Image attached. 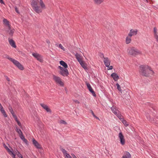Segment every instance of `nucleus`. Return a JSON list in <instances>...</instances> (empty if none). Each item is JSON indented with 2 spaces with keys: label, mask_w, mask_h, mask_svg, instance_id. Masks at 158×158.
I'll list each match as a JSON object with an SVG mask.
<instances>
[{
  "label": "nucleus",
  "mask_w": 158,
  "mask_h": 158,
  "mask_svg": "<svg viewBox=\"0 0 158 158\" xmlns=\"http://www.w3.org/2000/svg\"><path fill=\"white\" fill-rule=\"evenodd\" d=\"M139 67V73L144 76L148 77L150 74L153 75L154 73V72L151 69V68L148 65H141Z\"/></svg>",
  "instance_id": "f257e3e1"
},
{
  "label": "nucleus",
  "mask_w": 158,
  "mask_h": 158,
  "mask_svg": "<svg viewBox=\"0 0 158 158\" xmlns=\"http://www.w3.org/2000/svg\"><path fill=\"white\" fill-rule=\"evenodd\" d=\"M128 54L135 56L136 55L141 54V52L134 47L129 48L128 49Z\"/></svg>",
  "instance_id": "f03ea898"
},
{
  "label": "nucleus",
  "mask_w": 158,
  "mask_h": 158,
  "mask_svg": "<svg viewBox=\"0 0 158 158\" xmlns=\"http://www.w3.org/2000/svg\"><path fill=\"white\" fill-rule=\"evenodd\" d=\"M77 59V61L79 63L81 67L85 70L88 69L87 67V64H85V62L83 61L82 59L81 58V56L80 54L78 53H76L75 55Z\"/></svg>",
  "instance_id": "7ed1b4c3"
},
{
  "label": "nucleus",
  "mask_w": 158,
  "mask_h": 158,
  "mask_svg": "<svg viewBox=\"0 0 158 158\" xmlns=\"http://www.w3.org/2000/svg\"><path fill=\"white\" fill-rule=\"evenodd\" d=\"M151 113L152 112L151 111H149V113L148 112L146 113V116L147 119L152 123H158L157 122H158V117L157 116H156L155 117V118L154 119L151 118L150 115Z\"/></svg>",
  "instance_id": "20e7f679"
},
{
  "label": "nucleus",
  "mask_w": 158,
  "mask_h": 158,
  "mask_svg": "<svg viewBox=\"0 0 158 158\" xmlns=\"http://www.w3.org/2000/svg\"><path fill=\"white\" fill-rule=\"evenodd\" d=\"M53 79L56 84H58L61 86H64V84L63 82L61 81V79L59 77L53 75Z\"/></svg>",
  "instance_id": "39448f33"
},
{
  "label": "nucleus",
  "mask_w": 158,
  "mask_h": 158,
  "mask_svg": "<svg viewBox=\"0 0 158 158\" xmlns=\"http://www.w3.org/2000/svg\"><path fill=\"white\" fill-rule=\"evenodd\" d=\"M32 55L39 61L41 62H43V60L42 56L41 55L38 53L34 52L32 53Z\"/></svg>",
  "instance_id": "423d86ee"
},
{
  "label": "nucleus",
  "mask_w": 158,
  "mask_h": 158,
  "mask_svg": "<svg viewBox=\"0 0 158 158\" xmlns=\"http://www.w3.org/2000/svg\"><path fill=\"white\" fill-rule=\"evenodd\" d=\"M13 63L19 69L23 70H24V68L23 66L19 62L14 59L13 61Z\"/></svg>",
  "instance_id": "0eeeda50"
},
{
  "label": "nucleus",
  "mask_w": 158,
  "mask_h": 158,
  "mask_svg": "<svg viewBox=\"0 0 158 158\" xmlns=\"http://www.w3.org/2000/svg\"><path fill=\"white\" fill-rule=\"evenodd\" d=\"M118 137L119 138L120 143L121 144L123 145L125 143V139L124 136L122 132H120L118 134Z\"/></svg>",
  "instance_id": "6e6552de"
},
{
  "label": "nucleus",
  "mask_w": 158,
  "mask_h": 158,
  "mask_svg": "<svg viewBox=\"0 0 158 158\" xmlns=\"http://www.w3.org/2000/svg\"><path fill=\"white\" fill-rule=\"evenodd\" d=\"M138 30L137 29H131L128 34V36L131 37L133 35H135L137 34Z\"/></svg>",
  "instance_id": "1a4fd4ad"
},
{
  "label": "nucleus",
  "mask_w": 158,
  "mask_h": 158,
  "mask_svg": "<svg viewBox=\"0 0 158 158\" xmlns=\"http://www.w3.org/2000/svg\"><path fill=\"white\" fill-rule=\"evenodd\" d=\"M86 85L87 86V88L89 89L90 92L94 96L96 97V94H95V92L93 90L90 84L89 83L86 82Z\"/></svg>",
  "instance_id": "9d476101"
},
{
  "label": "nucleus",
  "mask_w": 158,
  "mask_h": 158,
  "mask_svg": "<svg viewBox=\"0 0 158 158\" xmlns=\"http://www.w3.org/2000/svg\"><path fill=\"white\" fill-rule=\"evenodd\" d=\"M15 29H11V27L10 28H8V30L6 31V32L8 33L9 35L10 36V38H11L13 35V34L15 32Z\"/></svg>",
  "instance_id": "9b49d317"
},
{
  "label": "nucleus",
  "mask_w": 158,
  "mask_h": 158,
  "mask_svg": "<svg viewBox=\"0 0 158 158\" xmlns=\"http://www.w3.org/2000/svg\"><path fill=\"white\" fill-rule=\"evenodd\" d=\"M59 73L63 76H67L69 74L68 69H64L62 71H60Z\"/></svg>",
  "instance_id": "f8f14e48"
},
{
  "label": "nucleus",
  "mask_w": 158,
  "mask_h": 158,
  "mask_svg": "<svg viewBox=\"0 0 158 158\" xmlns=\"http://www.w3.org/2000/svg\"><path fill=\"white\" fill-rule=\"evenodd\" d=\"M40 105L44 109L46 110L47 112H49L50 113L52 112L51 109L48 108L47 105L44 103H41Z\"/></svg>",
  "instance_id": "ddd939ff"
},
{
  "label": "nucleus",
  "mask_w": 158,
  "mask_h": 158,
  "mask_svg": "<svg viewBox=\"0 0 158 158\" xmlns=\"http://www.w3.org/2000/svg\"><path fill=\"white\" fill-rule=\"evenodd\" d=\"M33 9L36 13L38 14L42 12L43 10V9L38 6L33 7Z\"/></svg>",
  "instance_id": "4468645a"
},
{
  "label": "nucleus",
  "mask_w": 158,
  "mask_h": 158,
  "mask_svg": "<svg viewBox=\"0 0 158 158\" xmlns=\"http://www.w3.org/2000/svg\"><path fill=\"white\" fill-rule=\"evenodd\" d=\"M33 143L37 149L41 148V145L34 139H32Z\"/></svg>",
  "instance_id": "2eb2a0df"
},
{
  "label": "nucleus",
  "mask_w": 158,
  "mask_h": 158,
  "mask_svg": "<svg viewBox=\"0 0 158 158\" xmlns=\"http://www.w3.org/2000/svg\"><path fill=\"white\" fill-rule=\"evenodd\" d=\"M104 62L105 65L106 67H109L110 64V60L107 57L104 58Z\"/></svg>",
  "instance_id": "dca6fc26"
},
{
  "label": "nucleus",
  "mask_w": 158,
  "mask_h": 158,
  "mask_svg": "<svg viewBox=\"0 0 158 158\" xmlns=\"http://www.w3.org/2000/svg\"><path fill=\"white\" fill-rule=\"evenodd\" d=\"M111 76L113 78L115 81H117L119 78V76L117 74L115 73L111 74Z\"/></svg>",
  "instance_id": "f3484780"
},
{
  "label": "nucleus",
  "mask_w": 158,
  "mask_h": 158,
  "mask_svg": "<svg viewBox=\"0 0 158 158\" xmlns=\"http://www.w3.org/2000/svg\"><path fill=\"white\" fill-rule=\"evenodd\" d=\"M60 150L62 152L63 154L65 155V158H68L69 157L71 156H70L67 153V151L65 149L62 148L61 147L60 148Z\"/></svg>",
  "instance_id": "a211bd4d"
},
{
  "label": "nucleus",
  "mask_w": 158,
  "mask_h": 158,
  "mask_svg": "<svg viewBox=\"0 0 158 158\" xmlns=\"http://www.w3.org/2000/svg\"><path fill=\"white\" fill-rule=\"evenodd\" d=\"M121 158H131V155L128 152H125Z\"/></svg>",
  "instance_id": "6ab92c4d"
},
{
  "label": "nucleus",
  "mask_w": 158,
  "mask_h": 158,
  "mask_svg": "<svg viewBox=\"0 0 158 158\" xmlns=\"http://www.w3.org/2000/svg\"><path fill=\"white\" fill-rule=\"evenodd\" d=\"M10 38H8V40L10 45L13 48H16V46L15 41L12 39H10Z\"/></svg>",
  "instance_id": "aec40b11"
},
{
  "label": "nucleus",
  "mask_w": 158,
  "mask_h": 158,
  "mask_svg": "<svg viewBox=\"0 0 158 158\" xmlns=\"http://www.w3.org/2000/svg\"><path fill=\"white\" fill-rule=\"evenodd\" d=\"M3 22L4 25L8 27V28H10V25L9 24V22L6 19H3Z\"/></svg>",
  "instance_id": "412c9836"
},
{
  "label": "nucleus",
  "mask_w": 158,
  "mask_h": 158,
  "mask_svg": "<svg viewBox=\"0 0 158 158\" xmlns=\"http://www.w3.org/2000/svg\"><path fill=\"white\" fill-rule=\"evenodd\" d=\"M114 114H116L117 111H119L117 108V107L115 106H113L110 108Z\"/></svg>",
  "instance_id": "4be33fe9"
},
{
  "label": "nucleus",
  "mask_w": 158,
  "mask_h": 158,
  "mask_svg": "<svg viewBox=\"0 0 158 158\" xmlns=\"http://www.w3.org/2000/svg\"><path fill=\"white\" fill-rule=\"evenodd\" d=\"M3 58H6L8 60H10L12 62L14 60V59H13L10 57H9V56L7 54H4L3 56Z\"/></svg>",
  "instance_id": "5701e85b"
},
{
  "label": "nucleus",
  "mask_w": 158,
  "mask_h": 158,
  "mask_svg": "<svg viewBox=\"0 0 158 158\" xmlns=\"http://www.w3.org/2000/svg\"><path fill=\"white\" fill-rule=\"evenodd\" d=\"M60 64L63 66L65 69H66L68 67L67 64L64 61L62 60H61L60 62Z\"/></svg>",
  "instance_id": "b1692460"
},
{
  "label": "nucleus",
  "mask_w": 158,
  "mask_h": 158,
  "mask_svg": "<svg viewBox=\"0 0 158 158\" xmlns=\"http://www.w3.org/2000/svg\"><path fill=\"white\" fill-rule=\"evenodd\" d=\"M120 120L122 118H123V116L120 114L119 111H117L116 114H114Z\"/></svg>",
  "instance_id": "393cba45"
},
{
  "label": "nucleus",
  "mask_w": 158,
  "mask_h": 158,
  "mask_svg": "<svg viewBox=\"0 0 158 158\" xmlns=\"http://www.w3.org/2000/svg\"><path fill=\"white\" fill-rule=\"evenodd\" d=\"M31 5L33 8V7L38 6L37 2L34 0H33L31 2Z\"/></svg>",
  "instance_id": "a878e982"
},
{
  "label": "nucleus",
  "mask_w": 158,
  "mask_h": 158,
  "mask_svg": "<svg viewBox=\"0 0 158 158\" xmlns=\"http://www.w3.org/2000/svg\"><path fill=\"white\" fill-rule=\"evenodd\" d=\"M120 120L126 127H127L129 125V124L128 123L127 121L125 120L123 118H122V119H120Z\"/></svg>",
  "instance_id": "bb28decb"
},
{
  "label": "nucleus",
  "mask_w": 158,
  "mask_h": 158,
  "mask_svg": "<svg viewBox=\"0 0 158 158\" xmlns=\"http://www.w3.org/2000/svg\"><path fill=\"white\" fill-rule=\"evenodd\" d=\"M40 5L42 9H45V6L42 0H40Z\"/></svg>",
  "instance_id": "cd10ccee"
},
{
  "label": "nucleus",
  "mask_w": 158,
  "mask_h": 158,
  "mask_svg": "<svg viewBox=\"0 0 158 158\" xmlns=\"http://www.w3.org/2000/svg\"><path fill=\"white\" fill-rule=\"evenodd\" d=\"M131 37L127 36L126 39V42L127 44H129L131 43Z\"/></svg>",
  "instance_id": "c85d7f7f"
},
{
  "label": "nucleus",
  "mask_w": 158,
  "mask_h": 158,
  "mask_svg": "<svg viewBox=\"0 0 158 158\" xmlns=\"http://www.w3.org/2000/svg\"><path fill=\"white\" fill-rule=\"evenodd\" d=\"M3 146L4 147V148L6 149L8 151L9 154L10 153H12V151H11L8 148V147L5 145V143H4L3 144Z\"/></svg>",
  "instance_id": "c756f323"
},
{
  "label": "nucleus",
  "mask_w": 158,
  "mask_h": 158,
  "mask_svg": "<svg viewBox=\"0 0 158 158\" xmlns=\"http://www.w3.org/2000/svg\"><path fill=\"white\" fill-rule=\"evenodd\" d=\"M104 0H94L95 3L97 4H100L103 2Z\"/></svg>",
  "instance_id": "7c9ffc66"
},
{
  "label": "nucleus",
  "mask_w": 158,
  "mask_h": 158,
  "mask_svg": "<svg viewBox=\"0 0 158 158\" xmlns=\"http://www.w3.org/2000/svg\"><path fill=\"white\" fill-rule=\"evenodd\" d=\"M8 108H9V111H10L11 114H12V116L15 114L14 113V111L12 107L11 106H9Z\"/></svg>",
  "instance_id": "2f4dec72"
},
{
  "label": "nucleus",
  "mask_w": 158,
  "mask_h": 158,
  "mask_svg": "<svg viewBox=\"0 0 158 158\" xmlns=\"http://www.w3.org/2000/svg\"><path fill=\"white\" fill-rule=\"evenodd\" d=\"M157 29L156 27H154L153 28V32L154 33V36L158 35L157 33Z\"/></svg>",
  "instance_id": "473e14b6"
},
{
  "label": "nucleus",
  "mask_w": 158,
  "mask_h": 158,
  "mask_svg": "<svg viewBox=\"0 0 158 158\" xmlns=\"http://www.w3.org/2000/svg\"><path fill=\"white\" fill-rule=\"evenodd\" d=\"M116 85L117 86V89L121 93H122V90L121 89V87L119 84L118 83H117L116 84Z\"/></svg>",
  "instance_id": "72a5a7b5"
},
{
  "label": "nucleus",
  "mask_w": 158,
  "mask_h": 158,
  "mask_svg": "<svg viewBox=\"0 0 158 158\" xmlns=\"http://www.w3.org/2000/svg\"><path fill=\"white\" fill-rule=\"evenodd\" d=\"M16 131L17 132L19 135L23 134L21 130L19 129H18L17 127H16Z\"/></svg>",
  "instance_id": "f704fd0d"
},
{
  "label": "nucleus",
  "mask_w": 158,
  "mask_h": 158,
  "mask_svg": "<svg viewBox=\"0 0 158 158\" xmlns=\"http://www.w3.org/2000/svg\"><path fill=\"white\" fill-rule=\"evenodd\" d=\"M90 112H91L92 115L94 118H96V119L99 120H100L99 118L95 115L93 111L92 110H90Z\"/></svg>",
  "instance_id": "c9c22d12"
},
{
  "label": "nucleus",
  "mask_w": 158,
  "mask_h": 158,
  "mask_svg": "<svg viewBox=\"0 0 158 158\" xmlns=\"http://www.w3.org/2000/svg\"><path fill=\"white\" fill-rule=\"evenodd\" d=\"M2 113L3 114V115L5 117H7V115L6 114L5 111L3 109L1 111Z\"/></svg>",
  "instance_id": "e433bc0d"
},
{
  "label": "nucleus",
  "mask_w": 158,
  "mask_h": 158,
  "mask_svg": "<svg viewBox=\"0 0 158 158\" xmlns=\"http://www.w3.org/2000/svg\"><path fill=\"white\" fill-rule=\"evenodd\" d=\"M61 124H62L65 125L67 124V123L64 120H61L60 122Z\"/></svg>",
  "instance_id": "4c0bfd02"
},
{
  "label": "nucleus",
  "mask_w": 158,
  "mask_h": 158,
  "mask_svg": "<svg viewBox=\"0 0 158 158\" xmlns=\"http://www.w3.org/2000/svg\"><path fill=\"white\" fill-rule=\"evenodd\" d=\"M19 136L20 138L22 140H23L25 139L24 136L23 134H21L20 135H19Z\"/></svg>",
  "instance_id": "58836bf2"
},
{
  "label": "nucleus",
  "mask_w": 158,
  "mask_h": 158,
  "mask_svg": "<svg viewBox=\"0 0 158 158\" xmlns=\"http://www.w3.org/2000/svg\"><path fill=\"white\" fill-rule=\"evenodd\" d=\"M13 118H15V121L17 123V122L19 121V120H18V119L17 118V117L16 116L15 114V115H13Z\"/></svg>",
  "instance_id": "ea45409f"
},
{
  "label": "nucleus",
  "mask_w": 158,
  "mask_h": 158,
  "mask_svg": "<svg viewBox=\"0 0 158 158\" xmlns=\"http://www.w3.org/2000/svg\"><path fill=\"white\" fill-rule=\"evenodd\" d=\"M12 153H9V154L10 155H12V157H13V158H16V157H15V154H14L13 152L12 151Z\"/></svg>",
  "instance_id": "a19ab883"
},
{
  "label": "nucleus",
  "mask_w": 158,
  "mask_h": 158,
  "mask_svg": "<svg viewBox=\"0 0 158 158\" xmlns=\"http://www.w3.org/2000/svg\"><path fill=\"white\" fill-rule=\"evenodd\" d=\"M59 47L61 49H62L64 51L65 50L63 46H62L61 44H59Z\"/></svg>",
  "instance_id": "79ce46f5"
},
{
  "label": "nucleus",
  "mask_w": 158,
  "mask_h": 158,
  "mask_svg": "<svg viewBox=\"0 0 158 158\" xmlns=\"http://www.w3.org/2000/svg\"><path fill=\"white\" fill-rule=\"evenodd\" d=\"M15 11L17 13L19 14V10H18V8L16 6H15Z\"/></svg>",
  "instance_id": "37998d69"
},
{
  "label": "nucleus",
  "mask_w": 158,
  "mask_h": 158,
  "mask_svg": "<svg viewBox=\"0 0 158 158\" xmlns=\"http://www.w3.org/2000/svg\"><path fill=\"white\" fill-rule=\"evenodd\" d=\"M23 141L26 144H28V141L25 138Z\"/></svg>",
  "instance_id": "c03bdc74"
},
{
  "label": "nucleus",
  "mask_w": 158,
  "mask_h": 158,
  "mask_svg": "<svg viewBox=\"0 0 158 158\" xmlns=\"http://www.w3.org/2000/svg\"><path fill=\"white\" fill-rule=\"evenodd\" d=\"M108 68L107 69L108 70H111L113 69V66H109V67H107Z\"/></svg>",
  "instance_id": "a18cd8bd"
},
{
  "label": "nucleus",
  "mask_w": 158,
  "mask_h": 158,
  "mask_svg": "<svg viewBox=\"0 0 158 158\" xmlns=\"http://www.w3.org/2000/svg\"><path fill=\"white\" fill-rule=\"evenodd\" d=\"M4 77L6 78V80L8 81H10V79L7 76H4Z\"/></svg>",
  "instance_id": "49530a36"
},
{
  "label": "nucleus",
  "mask_w": 158,
  "mask_h": 158,
  "mask_svg": "<svg viewBox=\"0 0 158 158\" xmlns=\"http://www.w3.org/2000/svg\"><path fill=\"white\" fill-rule=\"evenodd\" d=\"M18 156L20 158H21V157H23L22 155L19 152V153L17 154Z\"/></svg>",
  "instance_id": "de8ad7c7"
},
{
  "label": "nucleus",
  "mask_w": 158,
  "mask_h": 158,
  "mask_svg": "<svg viewBox=\"0 0 158 158\" xmlns=\"http://www.w3.org/2000/svg\"><path fill=\"white\" fill-rule=\"evenodd\" d=\"M17 123L18 124V125L19 126H20V127H21L22 125H21V123H20V122L19 121L17 122Z\"/></svg>",
  "instance_id": "09e8293b"
},
{
  "label": "nucleus",
  "mask_w": 158,
  "mask_h": 158,
  "mask_svg": "<svg viewBox=\"0 0 158 158\" xmlns=\"http://www.w3.org/2000/svg\"><path fill=\"white\" fill-rule=\"evenodd\" d=\"M154 37L156 39L157 42H158V35L155 36Z\"/></svg>",
  "instance_id": "8fccbe9b"
},
{
  "label": "nucleus",
  "mask_w": 158,
  "mask_h": 158,
  "mask_svg": "<svg viewBox=\"0 0 158 158\" xmlns=\"http://www.w3.org/2000/svg\"><path fill=\"white\" fill-rule=\"evenodd\" d=\"M73 102H75L76 103H80V102L78 101L77 100H73Z\"/></svg>",
  "instance_id": "3c124183"
},
{
  "label": "nucleus",
  "mask_w": 158,
  "mask_h": 158,
  "mask_svg": "<svg viewBox=\"0 0 158 158\" xmlns=\"http://www.w3.org/2000/svg\"><path fill=\"white\" fill-rule=\"evenodd\" d=\"M58 67L60 69L61 71H62L64 69L62 67H61L60 66H59Z\"/></svg>",
  "instance_id": "603ef678"
},
{
  "label": "nucleus",
  "mask_w": 158,
  "mask_h": 158,
  "mask_svg": "<svg viewBox=\"0 0 158 158\" xmlns=\"http://www.w3.org/2000/svg\"><path fill=\"white\" fill-rule=\"evenodd\" d=\"M3 107L2 106H0V110H1V111H2V110H3Z\"/></svg>",
  "instance_id": "864d4df0"
},
{
  "label": "nucleus",
  "mask_w": 158,
  "mask_h": 158,
  "mask_svg": "<svg viewBox=\"0 0 158 158\" xmlns=\"http://www.w3.org/2000/svg\"><path fill=\"white\" fill-rule=\"evenodd\" d=\"M46 42H47V43H48V44H50V41H49V40H46Z\"/></svg>",
  "instance_id": "5fc2aeb1"
},
{
  "label": "nucleus",
  "mask_w": 158,
  "mask_h": 158,
  "mask_svg": "<svg viewBox=\"0 0 158 158\" xmlns=\"http://www.w3.org/2000/svg\"><path fill=\"white\" fill-rule=\"evenodd\" d=\"M0 2L2 4H5L4 1L2 0H0Z\"/></svg>",
  "instance_id": "6e6d98bb"
},
{
  "label": "nucleus",
  "mask_w": 158,
  "mask_h": 158,
  "mask_svg": "<svg viewBox=\"0 0 158 158\" xmlns=\"http://www.w3.org/2000/svg\"><path fill=\"white\" fill-rule=\"evenodd\" d=\"M72 155L73 157V158H77V157L75 156L73 154H72Z\"/></svg>",
  "instance_id": "4d7b16f0"
},
{
  "label": "nucleus",
  "mask_w": 158,
  "mask_h": 158,
  "mask_svg": "<svg viewBox=\"0 0 158 158\" xmlns=\"http://www.w3.org/2000/svg\"><path fill=\"white\" fill-rule=\"evenodd\" d=\"M101 57V58H104V55L102 53L101 54V55L100 56Z\"/></svg>",
  "instance_id": "13d9d810"
},
{
  "label": "nucleus",
  "mask_w": 158,
  "mask_h": 158,
  "mask_svg": "<svg viewBox=\"0 0 158 158\" xmlns=\"http://www.w3.org/2000/svg\"><path fill=\"white\" fill-rule=\"evenodd\" d=\"M145 1L147 2L148 3V0H145Z\"/></svg>",
  "instance_id": "bf43d9fd"
},
{
  "label": "nucleus",
  "mask_w": 158,
  "mask_h": 158,
  "mask_svg": "<svg viewBox=\"0 0 158 158\" xmlns=\"http://www.w3.org/2000/svg\"><path fill=\"white\" fill-rule=\"evenodd\" d=\"M26 96H27V97H28L29 96L28 95L26 94Z\"/></svg>",
  "instance_id": "052dcab7"
},
{
  "label": "nucleus",
  "mask_w": 158,
  "mask_h": 158,
  "mask_svg": "<svg viewBox=\"0 0 158 158\" xmlns=\"http://www.w3.org/2000/svg\"><path fill=\"white\" fill-rule=\"evenodd\" d=\"M2 106V105L1 104V103H0V106Z\"/></svg>",
  "instance_id": "680f3d73"
},
{
  "label": "nucleus",
  "mask_w": 158,
  "mask_h": 158,
  "mask_svg": "<svg viewBox=\"0 0 158 158\" xmlns=\"http://www.w3.org/2000/svg\"><path fill=\"white\" fill-rule=\"evenodd\" d=\"M21 158H24L23 157H21Z\"/></svg>",
  "instance_id": "e2e57ef3"
}]
</instances>
